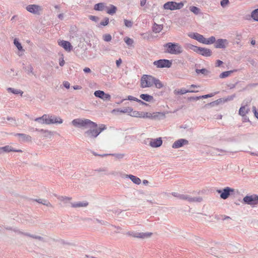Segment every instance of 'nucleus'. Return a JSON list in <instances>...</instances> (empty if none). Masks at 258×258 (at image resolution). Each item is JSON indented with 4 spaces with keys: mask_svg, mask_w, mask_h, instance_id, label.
<instances>
[{
    "mask_svg": "<svg viewBox=\"0 0 258 258\" xmlns=\"http://www.w3.org/2000/svg\"><path fill=\"white\" fill-rule=\"evenodd\" d=\"M196 72L198 74L201 73L205 75H207L209 73V71L206 69H196Z\"/></svg>",
    "mask_w": 258,
    "mask_h": 258,
    "instance_id": "a19ab883",
    "label": "nucleus"
},
{
    "mask_svg": "<svg viewBox=\"0 0 258 258\" xmlns=\"http://www.w3.org/2000/svg\"><path fill=\"white\" fill-rule=\"evenodd\" d=\"M252 111L254 113L255 117L258 119V112L256 111V107L255 106L252 107Z\"/></svg>",
    "mask_w": 258,
    "mask_h": 258,
    "instance_id": "052dcab7",
    "label": "nucleus"
},
{
    "mask_svg": "<svg viewBox=\"0 0 258 258\" xmlns=\"http://www.w3.org/2000/svg\"><path fill=\"white\" fill-rule=\"evenodd\" d=\"M33 238L38 239L40 241H44V238L40 236L34 235V236H33Z\"/></svg>",
    "mask_w": 258,
    "mask_h": 258,
    "instance_id": "bf43d9fd",
    "label": "nucleus"
},
{
    "mask_svg": "<svg viewBox=\"0 0 258 258\" xmlns=\"http://www.w3.org/2000/svg\"><path fill=\"white\" fill-rule=\"evenodd\" d=\"M15 232H18L19 234H23L25 236H29L30 237H31V238H33V236H34V235L33 234H31L29 233H24L23 232H21L18 230H14Z\"/></svg>",
    "mask_w": 258,
    "mask_h": 258,
    "instance_id": "a18cd8bd",
    "label": "nucleus"
},
{
    "mask_svg": "<svg viewBox=\"0 0 258 258\" xmlns=\"http://www.w3.org/2000/svg\"><path fill=\"white\" fill-rule=\"evenodd\" d=\"M163 29V26L162 25H158L154 23L152 27L153 31L156 33H159Z\"/></svg>",
    "mask_w": 258,
    "mask_h": 258,
    "instance_id": "c756f323",
    "label": "nucleus"
},
{
    "mask_svg": "<svg viewBox=\"0 0 258 258\" xmlns=\"http://www.w3.org/2000/svg\"><path fill=\"white\" fill-rule=\"evenodd\" d=\"M251 18L255 21H258V9L253 10L251 14Z\"/></svg>",
    "mask_w": 258,
    "mask_h": 258,
    "instance_id": "58836bf2",
    "label": "nucleus"
},
{
    "mask_svg": "<svg viewBox=\"0 0 258 258\" xmlns=\"http://www.w3.org/2000/svg\"><path fill=\"white\" fill-rule=\"evenodd\" d=\"M198 91H190V90H187L186 89H184V88H182V89H181L180 90H174V94H180V95H183V94H184L186 93H188V92H197Z\"/></svg>",
    "mask_w": 258,
    "mask_h": 258,
    "instance_id": "cd10ccee",
    "label": "nucleus"
},
{
    "mask_svg": "<svg viewBox=\"0 0 258 258\" xmlns=\"http://www.w3.org/2000/svg\"><path fill=\"white\" fill-rule=\"evenodd\" d=\"M188 36L191 38L194 39L199 42L202 43L203 42V40H204V37L198 33H189L187 34Z\"/></svg>",
    "mask_w": 258,
    "mask_h": 258,
    "instance_id": "a211bd4d",
    "label": "nucleus"
},
{
    "mask_svg": "<svg viewBox=\"0 0 258 258\" xmlns=\"http://www.w3.org/2000/svg\"><path fill=\"white\" fill-rule=\"evenodd\" d=\"M111 155L115 156L117 158H122L124 157V154H111Z\"/></svg>",
    "mask_w": 258,
    "mask_h": 258,
    "instance_id": "680f3d73",
    "label": "nucleus"
},
{
    "mask_svg": "<svg viewBox=\"0 0 258 258\" xmlns=\"http://www.w3.org/2000/svg\"><path fill=\"white\" fill-rule=\"evenodd\" d=\"M187 47L194 51L204 56H210L212 54L211 50L208 48L198 47L190 44H187Z\"/></svg>",
    "mask_w": 258,
    "mask_h": 258,
    "instance_id": "423d86ee",
    "label": "nucleus"
},
{
    "mask_svg": "<svg viewBox=\"0 0 258 258\" xmlns=\"http://www.w3.org/2000/svg\"><path fill=\"white\" fill-rule=\"evenodd\" d=\"M229 41L226 39H219L215 42V47L216 48H225L228 46Z\"/></svg>",
    "mask_w": 258,
    "mask_h": 258,
    "instance_id": "f8f14e48",
    "label": "nucleus"
},
{
    "mask_svg": "<svg viewBox=\"0 0 258 258\" xmlns=\"http://www.w3.org/2000/svg\"><path fill=\"white\" fill-rule=\"evenodd\" d=\"M140 98L142 99L149 102H153L154 100L153 97L148 94H142L140 95Z\"/></svg>",
    "mask_w": 258,
    "mask_h": 258,
    "instance_id": "b1692460",
    "label": "nucleus"
},
{
    "mask_svg": "<svg viewBox=\"0 0 258 258\" xmlns=\"http://www.w3.org/2000/svg\"><path fill=\"white\" fill-rule=\"evenodd\" d=\"M152 234V233H150V232H147V233L138 232V233H135L134 234L130 233V235H133L134 237L141 238H145L149 237Z\"/></svg>",
    "mask_w": 258,
    "mask_h": 258,
    "instance_id": "aec40b11",
    "label": "nucleus"
},
{
    "mask_svg": "<svg viewBox=\"0 0 258 258\" xmlns=\"http://www.w3.org/2000/svg\"><path fill=\"white\" fill-rule=\"evenodd\" d=\"M187 195L180 194L178 195V198L183 200H186Z\"/></svg>",
    "mask_w": 258,
    "mask_h": 258,
    "instance_id": "6e6d98bb",
    "label": "nucleus"
},
{
    "mask_svg": "<svg viewBox=\"0 0 258 258\" xmlns=\"http://www.w3.org/2000/svg\"><path fill=\"white\" fill-rule=\"evenodd\" d=\"M223 63V62L220 60H218L216 61V67H219Z\"/></svg>",
    "mask_w": 258,
    "mask_h": 258,
    "instance_id": "338daca9",
    "label": "nucleus"
},
{
    "mask_svg": "<svg viewBox=\"0 0 258 258\" xmlns=\"http://www.w3.org/2000/svg\"><path fill=\"white\" fill-rule=\"evenodd\" d=\"M124 41H125V42L128 46H132L133 45V44L134 43L133 39H132L129 37H125L124 38Z\"/></svg>",
    "mask_w": 258,
    "mask_h": 258,
    "instance_id": "79ce46f5",
    "label": "nucleus"
},
{
    "mask_svg": "<svg viewBox=\"0 0 258 258\" xmlns=\"http://www.w3.org/2000/svg\"><path fill=\"white\" fill-rule=\"evenodd\" d=\"M188 144V141L184 139H180L175 141L174 143L172 145V147L174 149H178L179 148L184 145H187Z\"/></svg>",
    "mask_w": 258,
    "mask_h": 258,
    "instance_id": "4468645a",
    "label": "nucleus"
},
{
    "mask_svg": "<svg viewBox=\"0 0 258 258\" xmlns=\"http://www.w3.org/2000/svg\"><path fill=\"white\" fill-rule=\"evenodd\" d=\"M14 151V148L10 146H5L2 147H0V153H2L3 152H13Z\"/></svg>",
    "mask_w": 258,
    "mask_h": 258,
    "instance_id": "393cba45",
    "label": "nucleus"
},
{
    "mask_svg": "<svg viewBox=\"0 0 258 258\" xmlns=\"http://www.w3.org/2000/svg\"><path fill=\"white\" fill-rule=\"evenodd\" d=\"M108 23H109V19L107 18H106L105 19L104 21H102L100 23V25H103V26H106L108 24Z\"/></svg>",
    "mask_w": 258,
    "mask_h": 258,
    "instance_id": "603ef678",
    "label": "nucleus"
},
{
    "mask_svg": "<svg viewBox=\"0 0 258 258\" xmlns=\"http://www.w3.org/2000/svg\"><path fill=\"white\" fill-rule=\"evenodd\" d=\"M63 85L64 87H65L67 89H69L70 87V84L68 81H64L63 82Z\"/></svg>",
    "mask_w": 258,
    "mask_h": 258,
    "instance_id": "13d9d810",
    "label": "nucleus"
},
{
    "mask_svg": "<svg viewBox=\"0 0 258 258\" xmlns=\"http://www.w3.org/2000/svg\"><path fill=\"white\" fill-rule=\"evenodd\" d=\"M103 130H87L85 133V136L89 138H96Z\"/></svg>",
    "mask_w": 258,
    "mask_h": 258,
    "instance_id": "f3484780",
    "label": "nucleus"
},
{
    "mask_svg": "<svg viewBox=\"0 0 258 258\" xmlns=\"http://www.w3.org/2000/svg\"><path fill=\"white\" fill-rule=\"evenodd\" d=\"M149 141V145L153 148H158L160 147L163 143L161 138L156 139H148Z\"/></svg>",
    "mask_w": 258,
    "mask_h": 258,
    "instance_id": "ddd939ff",
    "label": "nucleus"
},
{
    "mask_svg": "<svg viewBox=\"0 0 258 258\" xmlns=\"http://www.w3.org/2000/svg\"><path fill=\"white\" fill-rule=\"evenodd\" d=\"M132 111V108L131 107H126L123 109H114L112 110V113H115L116 112L121 113H128Z\"/></svg>",
    "mask_w": 258,
    "mask_h": 258,
    "instance_id": "412c9836",
    "label": "nucleus"
},
{
    "mask_svg": "<svg viewBox=\"0 0 258 258\" xmlns=\"http://www.w3.org/2000/svg\"><path fill=\"white\" fill-rule=\"evenodd\" d=\"M234 189L229 187H226L223 189H218L217 192L220 194V198L223 200L227 199L231 193L233 192Z\"/></svg>",
    "mask_w": 258,
    "mask_h": 258,
    "instance_id": "1a4fd4ad",
    "label": "nucleus"
},
{
    "mask_svg": "<svg viewBox=\"0 0 258 258\" xmlns=\"http://www.w3.org/2000/svg\"><path fill=\"white\" fill-rule=\"evenodd\" d=\"M89 19L92 21L97 22L99 20V18L94 16H89Z\"/></svg>",
    "mask_w": 258,
    "mask_h": 258,
    "instance_id": "864d4df0",
    "label": "nucleus"
},
{
    "mask_svg": "<svg viewBox=\"0 0 258 258\" xmlns=\"http://www.w3.org/2000/svg\"><path fill=\"white\" fill-rule=\"evenodd\" d=\"M189 10L195 15H198L200 13V9L195 6H190L189 7Z\"/></svg>",
    "mask_w": 258,
    "mask_h": 258,
    "instance_id": "c9c22d12",
    "label": "nucleus"
},
{
    "mask_svg": "<svg viewBox=\"0 0 258 258\" xmlns=\"http://www.w3.org/2000/svg\"><path fill=\"white\" fill-rule=\"evenodd\" d=\"M8 92H12L14 94H20L21 96H22L23 94V92L20 90L16 89L13 88H8L7 89Z\"/></svg>",
    "mask_w": 258,
    "mask_h": 258,
    "instance_id": "2f4dec72",
    "label": "nucleus"
},
{
    "mask_svg": "<svg viewBox=\"0 0 258 258\" xmlns=\"http://www.w3.org/2000/svg\"><path fill=\"white\" fill-rule=\"evenodd\" d=\"M249 111V109L246 105L242 106L239 110V114L243 117V119L245 121H248V118L246 114Z\"/></svg>",
    "mask_w": 258,
    "mask_h": 258,
    "instance_id": "dca6fc26",
    "label": "nucleus"
},
{
    "mask_svg": "<svg viewBox=\"0 0 258 258\" xmlns=\"http://www.w3.org/2000/svg\"><path fill=\"white\" fill-rule=\"evenodd\" d=\"M14 43L15 45L17 47V49L19 51L23 50V47H22V46L21 45V43L19 41V40L17 38H15L14 39Z\"/></svg>",
    "mask_w": 258,
    "mask_h": 258,
    "instance_id": "4c0bfd02",
    "label": "nucleus"
},
{
    "mask_svg": "<svg viewBox=\"0 0 258 258\" xmlns=\"http://www.w3.org/2000/svg\"><path fill=\"white\" fill-rule=\"evenodd\" d=\"M236 70H231V71L224 72L220 75L219 77L220 78H226V77L229 76L232 73H233V72H236Z\"/></svg>",
    "mask_w": 258,
    "mask_h": 258,
    "instance_id": "72a5a7b5",
    "label": "nucleus"
},
{
    "mask_svg": "<svg viewBox=\"0 0 258 258\" xmlns=\"http://www.w3.org/2000/svg\"><path fill=\"white\" fill-rule=\"evenodd\" d=\"M72 123L74 126V127L79 128L81 127V119L77 118L74 119L72 121Z\"/></svg>",
    "mask_w": 258,
    "mask_h": 258,
    "instance_id": "e433bc0d",
    "label": "nucleus"
},
{
    "mask_svg": "<svg viewBox=\"0 0 258 258\" xmlns=\"http://www.w3.org/2000/svg\"><path fill=\"white\" fill-rule=\"evenodd\" d=\"M112 37L109 34H104L103 36V39L106 42H109L111 40Z\"/></svg>",
    "mask_w": 258,
    "mask_h": 258,
    "instance_id": "37998d69",
    "label": "nucleus"
},
{
    "mask_svg": "<svg viewBox=\"0 0 258 258\" xmlns=\"http://www.w3.org/2000/svg\"><path fill=\"white\" fill-rule=\"evenodd\" d=\"M14 135L18 137L19 140L21 142H29L31 140V137L25 134H16Z\"/></svg>",
    "mask_w": 258,
    "mask_h": 258,
    "instance_id": "6ab92c4d",
    "label": "nucleus"
},
{
    "mask_svg": "<svg viewBox=\"0 0 258 258\" xmlns=\"http://www.w3.org/2000/svg\"><path fill=\"white\" fill-rule=\"evenodd\" d=\"M83 71H84V73H87V74H89V73H92L91 70L89 68H85L83 69Z\"/></svg>",
    "mask_w": 258,
    "mask_h": 258,
    "instance_id": "e2e57ef3",
    "label": "nucleus"
},
{
    "mask_svg": "<svg viewBox=\"0 0 258 258\" xmlns=\"http://www.w3.org/2000/svg\"><path fill=\"white\" fill-rule=\"evenodd\" d=\"M58 199L61 201H63L67 203L71 200V198L67 197L61 196L58 198Z\"/></svg>",
    "mask_w": 258,
    "mask_h": 258,
    "instance_id": "49530a36",
    "label": "nucleus"
},
{
    "mask_svg": "<svg viewBox=\"0 0 258 258\" xmlns=\"http://www.w3.org/2000/svg\"><path fill=\"white\" fill-rule=\"evenodd\" d=\"M59 66L61 67H62L64 64V61L63 58H61V59H59Z\"/></svg>",
    "mask_w": 258,
    "mask_h": 258,
    "instance_id": "69168bd1",
    "label": "nucleus"
},
{
    "mask_svg": "<svg viewBox=\"0 0 258 258\" xmlns=\"http://www.w3.org/2000/svg\"><path fill=\"white\" fill-rule=\"evenodd\" d=\"M147 0H141L140 2V5L141 6H144L146 4Z\"/></svg>",
    "mask_w": 258,
    "mask_h": 258,
    "instance_id": "774afa93",
    "label": "nucleus"
},
{
    "mask_svg": "<svg viewBox=\"0 0 258 258\" xmlns=\"http://www.w3.org/2000/svg\"><path fill=\"white\" fill-rule=\"evenodd\" d=\"M35 121L45 124H61L63 122V120L60 117L55 115L47 114L35 118Z\"/></svg>",
    "mask_w": 258,
    "mask_h": 258,
    "instance_id": "f257e3e1",
    "label": "nucleus"
},
{
    "mask_svg": "<svg viewBox=\"0 0 258 258\" xmlns=\"http://www.w3.org/2000/svg\"><path fill=\"white\" fill-rule=\"evenodd\" d=\"M154 82V85L157 88L160 89L163 87V84L159 79L155 78Z\"/></svg>",
    "mask_w": 258,
    "mask_h": 258,
    "instance_id": "f704fd0d",
    "label": "nucleus"
},
{
    "mask_svg": "<svg viewBox=\"0 0 258 258\" xmlns=\"http://www.w3.org/2000/svg\"><path fill=\"white\" fill-rule=\"evenodd\" d=\"M243 201L246 204L254 206L258 204V195L253 194L250 196H246L243 199Z\"/></svg>",
    "mask_w": 258,
    "mask_h": 258,
    "instance_id": "0eeeda50",
    "label": "nucleus"
},
{
    "mask_svg": "<svg viewBox=\"0 0 258 258\" xmlns=\"http://www.w3.org/2000/svg\"><path fill=\"white\" fill-rule=\"evenodd\" d=\"M42 204L46 206L47 207H52L51 204L48 202L47 200L43 199V202Z\"/></svg>",
    "mask_w": 258,
    "mask_h": 258,
    "instance_id": "09e8293b",
    "label": "nucleus"
},
{
    "mask_svg": "<svg viewBox=\"0 0 258 258\" xmlns=\"http://www.w3.org/2000/svg\"><path fill=\"white\" fill-rule=\"evenodd\" d=\"M127 99L128 100H131V101H136L142 104H146V103H145V102H144L143 101H142V100L135 97H133L132 96H127Z\"/></svg>",
    "mask_w": 258,
    "mask_h": 258,
    "instance_id": "ea45409f",
    "label": "nucleus"
},
{
    "mask_svg": "<svg viewBox=\"0 0 258 258\" xmlns=\"http://www.w3.org/2000/svg\"><path fill=\"white\" fill-rule=\"evenodd\" d=\"M94 94L95 97L99 98L104 101H110L111 99V96L109 94L105 93L103 91H96Z\"/></svg>",
    "mask_w": 258,
    "mask_h": 258,
    "instance_id": "9b49d317",
    "label": "nucleus"
},
{
    "mask_svg": "<svg viewBox=\"0 0 258 258\" xmlns=\"http://www.w3.org/2000/svg\"><path fill=\"white\" fill-rule=\"evenodd\" d=\"M122 62V60L120 58L116 61V64L117 67H119Z\"/></svg>",
    "mask_w": 258,
    "mask_h": 258,
    "instance_id": "0e129e2a",
    "label": "nucleus"
},
{
    "mask_svg": "<svg viewBox=\"0 0 258 258\" xmlns=\"http://www.w3.org/2000/svg\"><path fill=\"white\" fill-rule=\"evenodd\" d=\"M23 69L25 70L26 72H27V74L30 75H34V73L33 72V68L31 64H29L27 66H25L23 67Z\"/></svg>",
    "mask_w": 258,
    "mask_h": 258,
    "instance_id": "473e14b6",
    "label": "nucleus"
},
{
    "mask_svg": "<svg viewBox=\"0 0 258 258\" xmlns=\"http://www.w3.org/2000/svg\"><path fill=\"white\" fill-rule=\"evenodd\" d=\"M203 200V199L201 197H191L189 195L186 196V201H188L189 203H194V202H197L200 203L202 202Z\"/></svg>",
    "mask_w": 258,
    "mask_h": 258,
    "instance_id": "4be33fe9",
    "label": "nucleus"
},
{
    "mask_svg": "<svg viewBox=\"0 0 258 258\" xmlns=\"http://www.w3.org/2000/svg\"><path fill=\"white\" fill-rule=\"evenodd\" d=\"M82 127L96 129H106L107 128L105 124H97L88 119H82Z\"/></svg>",
    "mask_w": 258,
    "mask_h": 258,
    "instance_id": "7ed1b4c3",
    "label": "nucleus"
},
{
    "mask_svg": "<svg viewBox=\"0 0 258 258\" xmlns=\"http://www.w3.org/2000/svg\"><path fill=\"white\" fill-rule=\"evenodd\" d=\"M58 44L67 51L70 52L73 49V46L71 43L68 41L60 40L58 41Z\"/></svg>",
    "mask_w": 258,
    "mask_h": 258,
    "instance_id": "2eb2a0df",
    "label": "nucleus"
},
{
    "mask_svg": "<svg viewBox=\"0 0 258 258\" xmlns=\"http://www.w3.org/2000/svg\"><path fill=\"white\" fill-rule=\"evenodd\" d=\"M155 77L148 75H143L141 78L140 86L142 88H149L154 85Z\"/></svg>",
    "mask_w": 258,
    "mask_h": 258,
    "instance_id": "20e7f679",
    "label": "nucleus"
},
{
    "mask_svg": "<svg viewBox=\"0 0 258 258\" xmlns=\"http://www.w3.org/2000/svg\"><path fill=\"white\" fill-rule=\"evenodd\" d=\"M124 22L125 26L128 28H131L133 26V22L131 21L124 20Z\"/></svg>",
    "mask_w": 258,
    "mask_h": 258,
    "instance_id": "c03bdc74",
    "label": "nucleus"
},
{
    "mask_svg": "<svg viewBox=\"0 0 258 258\" xmlns=\"http://www.w3.org/2000/svg\"><path fill=\"white\" fill-rule=\"evenodd\" d=\"M105 11L107 14L113 15L115 13L116 8L113 5H110V7H106Z\"/></svg>",
    "mask_w": 258,
    "mask_h": 258,
    "instance_id": "a878e982",
    "label": "nucleus"
},
{
    "mask_svg": "<svg viewBox=\"0 0 258 258\" xmlns=\"http://www.w3.org/2000/svg\"><path fill=\"white\" fill-rule=\"evenodd\" d=\"M153 64L158 68H170L172 62L167 59H159L154 61Z\"/></svg>",
    "mask_w": 258,
    "mask_h": 258,
    "instance_id": "9d476101",
    "label": "nucleus"
},
{
    "mask_svg": "<svg viewBox=\"0 0 258 258\" xmlns=\"http://www.w3.org/2000/svg\"><path fill=\"white\" fill-rule=\"evenodd\" d=\"M185 3V1L180 3H176L173 1L168 2L164 4L163 8L165 10L171 11L180 10L183 7Z\"/></svg>",
    "mask_w": 258,
    "mask_h": 258,
    "instance_id": "39448f33",
    "label": "nucleus"
},
{
    "mask_svg": "<svg viewBox=\"0 0 258 258\" xmlns=\"http://www.w3.org/2000/svg\"><path fill=\"white\" fill-rule=\"evenodd\" d=\"M216 41V38L214 36H211L208 39H206L204 37V40H203V43L205 44H211L214 43H215Z\"/></svg>",
    "mask_w": 258,
    "mask_h": 258,
    "instance_id": "c85d7f7f",
    "label": "nucleus"
},
{
    "mask_svg": "<svg viewBox=\"0 0 258 258\" xmlns=\"http://www.w3.org/2000/svg\"><path fill=\"white\" fill-rule=\"evenodd\" d=\"M200 99V96H193V97H190L188 98V100H195L197 101Z\"/></svg>",
    "mask_w": 258,
    "mask_h": 258,
    "instance_id": "5fc2aeb1",
    "label": "nucleus"
},
{
    "mask_svg": "<svg viewBox=\"0 0 258 258\" xmlns=\"http://www.w3.org/2000/svg\"><path fill=\"white\" fill-rule=\"evenodd\" d=\"M106 7L103 3H98L94 6V10L96 11H103L105 10Z\"/></svg>",
    "mask_w": 258,
    "mask_h": 258,
    "instance_id": "7c9ffc66",
    "label": "nucleus"
},
{
    "mask_svg": "<svg viewBox=\"0 0 258 258\" xmlns=\"http://www.w3.org/2000/svg\"><path fill=\"white\" fill-rule=\"evenodd\" d=\"M26 9L29 12L36 15H40L41 12L42 11L41 6L35 4L28 5Z\"/></svg>",
    "mask_w": 258,
    "mask_h": 258,
    "instance_id": "6e6552de",
    "label": "nucleus"
},
{
    "mask_svg": "<svg viewBox=\"0 0 258 258\" xmlns=\"http://www.w3.org/2000/svg\"><path fill=\"white\" fill-rule=\"evenodd\" d=\"M126 176L128 177L135 184H140L141 183V179L136 176L133 175H126Z\"/></svg>",
    "mask_w": 258,
    "mask_h": 258,
    "instance_id": "bb28decb",
    "label": "nucleus"
},
{
    "mask_svg": "<svg viewBox=\"0 0 258 258\" xmlns=\"http://www.w3.org/2000/svg\"><path fill=\"white\" fill-rule=\"evenodd\" d=\"M129 114L133 117H145V113L142 112L133 111V109H132V111L129 112Z\"/></svg>",
    "mask_w": 258,
    "mask_h": 258,
    "instance_id": "5701e85b",
    "label": "nucleus"
},
{
    "mask_svg": "<svg viewBox=\"0 0 258 258\" xmlns=\"http://www.w3.org/2000/svg\"><path fill=\"white\" fill-rule=\"evenodd\" d=\"M229 0H222L220 4L222 7H225L229 4Z\"/></svg>",
    "mask_w": 258,
    "mask_h": 258,
    "instance_id": "de8ad7c7",
    "label": "nucleus"
},
{
    "mask_svg": "<svg viewBox=\"0 0 258 258\" xmlns=\"http://www.w3.org/2000/svg\"><path fill=\"white\" fill-rule=\"evenodd\" d=\"M165 52L171 54L178 55L183 51L182 47L177 43L168 42L164 45Z\"/></svg>",
    "mask_w": 258,
    "mask_h": 258,
    "instance_id": "f03ea898",
    "label": "nucleus"
},
{
    "mask_svg": "<svg viewBox=\"0 0 258 258\" xmlns=\"http://www.w3.org/2000/svg\"><path fill=\"white\" fill-rule=\"evenodd\" d=\"M72 207L73 208L81 207V202L77 203H72Z\"/></svg>",
    "mask_w": 258,
    "mask_h": 258,
    "instance_id": "4d7b16f0",
    "label": "nucleus"
},
{
    "mask_svg": "<svg viewBox=\"0 0 258 258\" xmlns=\"http://www.w3.org/2000/svg\"><path fill=\"white\" fill-rule=\"evenodd\" d=\"M215 95L214 93H211L207 95H205L203 96H200V99L201 98H207L208 97H213Z\"/></svg>",
    "mask_w": 258,
    "mask_h": 258,
    "instance_id": "3c124183",
    "label": "nucleus"
},
{
    "mask_svg": "<svg viewBox=\"0 0 258 258\" xmlns=\"http://www.w3.org/2000/svg\"><path fill=\"white\" fill-rule=\"evenodd\" d=\"M235 97V95L227 96L224 100V101H228L232 100Z\"/></svg>",
    "mask_w": 258,
    "mask_h": 258,
    "instance_id": "8fccbe9b",
    "label": "nucleus"
}]
</instances>
